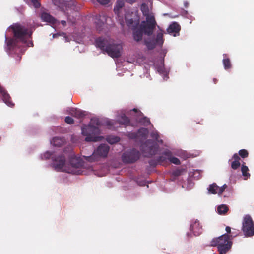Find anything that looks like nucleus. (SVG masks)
<instances>
[{
	"label": "nucleus",
	"instance_id": "1",
	"mask_svg": "<svg viewBox=\"0 0 254 254\" xmlns=\"http://www.w3.org/2000/svg\"><path fill=\"white\" fill-rule=\"evenodd\" d=\"M11 30L14 34L13 38L8 39L5 35V49L9 54L23 53L26 47H33V42L30 40L32 31L25 26L16 23L10 26L7 31Z\"/></svg>",
	"mask_w": 254,
	"mask_h": 254
},
{
	"label": "nucleus",
	"instance_id": "2",
	"mask_svg": "<svg viewBox=\"0 0 254 254\" xmlns=\"http://www.w3.org/2000/svg\"><path fill=\"white\" fill-rule=\"evenodd\" d=\"M41 157L42 159L51 158L53 167L57 171L77 175L79 173V158L75 156L74 154L71 155L69 164L66 163L64 156L61 155L56 157L49 151H46L41 155Z\"/></svg>",
	"mask_w": 254,
	"mask_h": 254
},
{
	"label": "nucleus",
	"instance_id": "3",
	"mask_svg": "<svg viewBox=\"0 0 254 254\" xmlns=\"http://www.w3.org/2000/svg\"><path fill=\"white\" fill-rule=\"evenodd\" d=\"M91 122L96 124L97 126L89 125L86 127H83L81 129L82 134L86 136L85 140L87 142H97L101 141L103 139V136H100L101 130L99 127V126H107L110 129L114 128V122L108 119H92Z\"/></svg>",
	"mask_w": 254,
	"mask_h": 254
},
{
	"label": "nucleus",
	"instance_id": "4",
	"mask_svg": "<svg viewBox=\"0 0 254 254\" xmlns=\"http://www.w3.org/2000/svg\"><path fill=\"white\" fill-rule=\"evenodd\" d=\"M95 45L113 58H119L121 56L122 45L115 43L110 38L99 37L95 40Z\"/></svg>",
	"mask_w": 254,
	"mask_h": 254
},
{
	"label": "nucleus",
	"instance_id": "5",
	"mask_svg": "<svg viewBox=\"0 0 254 254\" xmlns=\"http://www.w3.org/2000/svg\"><path fill=\"white\" fill-rule=\"evenodd\" d=\"M235 236H233V237ZM233 236L224 234L221 236L213 239L210 243V245L216 247L219 252V254H225L232 248L233 242L232 241Z\"/></svg>",
	"mask_w": 254,
	"mask_h": 254
},
{
	"label": "nucleus",
	"instance_id": "6",
	"mask_svg": "<svg viewBox=\"0 0 254 254\" xmlns=\"http://www.w3.org/2000/svg\"><path fill=\"white\" fill-rule=\"evenodd\" d=\"M53 4L57 8L64 12L67 19L72 23L75 22L74 16L77 12L75 11V6L72 1L70 0H52Z\"/></svg>",
	"mask_w": 254,
	"mask_h": 254
},
{
	"label": "nucleus",
	"instance_id": "7",
	"mask_svg": "<svg viewBox=\"0 0 254 254\" xmlns=\"http://www.w3.org/2000/svg\"><path fill=\"white\" fill-rule=\"evenodd\" d=\"M158 149L159 146L157 143L151 139H147L140 146L141 151L147 157H150L156 154Z\"/></svg>",
	"mask_w": 254,
	"mask_h": 254
},
{
	"label": "nucleus",
	"instance_id": "8",
	"mask_svg": "<svg viewBox=\"0 0 254 254\" xmlns=\"http://www.w3.org/2000/svg\"><path fill=\"white\" fill-rule=\"evenodd\" d=\"M242 230L246 237H250L254 235V223L249 215H246L244 217Z\"/></svg>",
	"mask_w": 254,
	"mask_h": 254
},
{
	"label": "nucleus",
	"instance_id": "9",
	"mask_svg": "<svg viewBox=\"0 0 254 254\" xmlns=\"http://www.w3.org/2000/svg\"><path fill=\"white\" fill-rule=\"evenodd\" d=\"M157 23L154 17L147 18L146 21H143L139 25L140 28L143 31L144 34L147 36H151L156 27Z\"/></svg>",
	"mask_w": 254,
	"mask_h": 254
},
{
	"label": "nucleus",
	"instance_id": "10",
	"mask_svg": "<svg viewBox=\"0 0 254 254\" xmlns=\"http://www.w3.org/2000/svg\"><path fill=\"white\" fill-rule=\"evenodd\" d=\"M140 153L135 149H132L124 152L122 156V161L126 163H132L139 159Z\"/></svg>",
	"mask_w": 254,
	"mask_h": 254
},
{
	"label": "nucleus",
	"instance_id": "11",
	"mask_svg": "<svg viewBox=\"0 0 254 254\" xmlns=\"http://www.w3.org/2000/svg\"><path fill=\"white\" fill-rule=\"evenodd\" d=\"M110 149L109 146L107 144H102L99 146L94 151L91 156V159L94 161L98 160L99 157H106L107 156Z\"/></svg>",
	"mask_w": 254,
	"mask_h": 254
},
{
	"label": "nucleus",
	"instance_id": "12",
	"mask_svg": "<svg viewBox=\"0 0 254 254\" xmlns=\"http://www.w3.org/2000/svg\"><path fill=\"white\" fill-rule=\"evenodd\" d=\"M125 20L127 25L131 30L137 28L139 25V18L135 14L131 12L126 13L125 15Z\"/></svg>",
	"mask_w": 254,
	"mask_h": 254
},
{
	"label": "nucleus",
	"instance_id": "13",
	"mask_svg": "<svg viewBox=\"0 0 254 254\" xmlns=\"http://www.w3.org/2000/svg\"><path fill=\"white\" fill-rule=\"evenodd\" d=\"M97 30L101 32L104 28L107 19L105 15H96L94 18Z\"/></svg>",
	"mask_w": 254,
	"mask_h": 254
},
{
	"label": "nucleus",
	"instance_id": "14",
	"mask_svg": "<svg viewBox=\"0 0 254 254\" xmlns=\"http://www.w3.org/2000/svg\"><path fill=\"white\" fill-rule=\"evenodd\" d=\"M190 230L195 236H199L202 233V227L197 220L192 221L190 225Z\"/></svg>",
	"mask_w": 254,
	"mask_h": 254
},
{
	"label": "nucleus",
	"instance_id": "15",
	"mask_svg": "<svg viewBox=\"0 0 254 254\" xmlns=\"http://www.w3.org/2000/svg\"><path fill=\"white\" fill-rule=\"evenodd\" d=\"M133 31V39L136 42H139L142 40L143 34L144 33L142 30L139 26L137 28L132 29Z\"/></svg>",
	"mask_w": 254,
	"mask_h": 254
},
{
	"label": "nucleus",
	"instance_id": "16",
	"mask_svg": "<svg viewBox=\"0 0 254 254\" xmlns=\"http://www.w3.org/2000/svg\"><path fill=\"white\" fill-rule=\"evenodd\" d=\"M41 18L43 21L48 22L52 25L56 24L57 22V20L54 17L47 12L42 13Z\"/></svg>",
	"mask_w": 254,
	"mask_h": 254
},
{
	"label": "nucleus",
	"instance_id": "17",
	"mask_svg": "<svg viewBox=\"0 0 254 254\" xmlns=\"http://www.w3.org/2000/svg\"><path fill=\"white\" fill-rule=\"evenodd\" d=\"M163 155L167 157L169 160L172 163L176 165H180L181 162L178 158L175 157H172V153L170 150H166L163 152Z\"/></svg>",
	"mask_w": 254,
	"mask_h": 254
},
{
	"label": "nucleus",
	"instance_id": "18",
	"mask_svg": "<svg viewBox=\"0 0 254 254\" xmlns=\"http://www.w3.org/2000/svg\"><path fill=\"white\" fill-rule=\"evenodd\" d=\"M140 9L143 15L146 17V19H147V18L154 17L153 14L150 11L149 7L146 4L142 3L141 5Z\"/></svg>",
	"mask_w": 254,
	"mask_h": 254
},
{
	"label": "nucleus",
	"instance_id": "19",
	"mask_svg": "<svg viewBox=\"0 0 254 254\" xmlns=\"http://www.w3.org/2000/svg\"><path fill=\"white\" fill-rule=\"evenodd\" d=\"M232 159H233L234 161H233L231 163V168L234 170L237 169L241 165L239 161L240 158L237 153H235L233 155Z\"/></svg>",
	"mask_w": 254,
	"mask_h": 254
},
{
	"label": "nucleus",
	"instance_id": "20",
	"mask_svg": "<svg viewBox=\"0 0 254 254\" xmlns=\"http://www.w3.org/2000/svg\"><path fill=\"white\" fill-rule=\"evenodd\" d=\"M64 142L65 139L64 138L55 137H54L52 140H51L50 143L53 146H61L64 143Z\"/></svg>",
	"mask_w": 254,
	"mask_h": 254
},
{
	"label": "nucleus",
	"instance_id": "21",
	"mask_svg": "<svg viewBox=\"0 0 254 254\" xmlns=\"http://www.w3.org/2000/svg\"><path fill=\"white\" fill-rule=\"evenodd\" d=\"M180 29V26L177 22H174L169 26L167 29V31L169 33H178Z\"/></svg>",
	"mask_w": 254,
	"mask_h": 254
},
{
	"label": "nucleus",
	"instance_id": "22",
	"mask_svg": "<svg viewBox=\"0 0 254 254\" xmlns=\"http://www.w3.org/2000/svg\"><path fill=\"white\" fill-rule=\"evenodd\" d=\"M117 122L119 124L127 126L130 124V119L125 114H123L117 120Z\"/></svg>",
	"mask_w": 254,
	"mask_h": 254
},
{
	"label": "nucleus",
	"instance_id": "23",
	"mask_svg": "<svg viewBox=\"0 0 254 254\" xmlns=\"http://www.w3.org/2000/svg\"><path fill=\"white\" fill-rule=\"evenodd\" d=\"M224 59L223 60V64L224 65V68L225 69H228L231 68V64L229 58H227V54H223Z\"/></svg>",
	"mask_w": 254,
	"mask_h": 254
},
{
	"label": "nucleus",
	"instance_id": "24",
	"mask_svg": "<svg viewBox=\"0 0 254 254\" xmlns=\"http://www.w3.org/2000/svg\"><path fill=\"white\" fill-rule=\"evenodd\" d=\"M144 44L146 46L147 48L149 50L153 49L157 44L155 41V40L151 39L149 40H145Z\"/></svg>",
	"mask_w": 254,
	"mask_h": 254
},
{
	"label": "nucleus",
	"instance_id": "25",
	"mask_svg": "<svg viewBox=\"0 0 254 254\" xmlns=\"http://www.w3.org/2000/svg\"><path fill=\"white\" fill-rule=\"evenodd\" d=\"M124 6V2L123 0H118L116 3V5L114 8V11L116 14L119 15L120 9Z\"/></svg>",
	"mask_w": 254,
	"mask_h": 254
},
{
	"label": "nucleus",
	"instance_id": "26",
	"mask_svg": "<svg viewBox=\"0 0 254 254\" xmlns=\"http://www.w3.org/2000/svg\"><path fill=\"white\" fill-rule=\"evenodd\" d=\"M138 136L146 138L148 134V130L145 128H141L137 131Z\"/></svg>",
	"mask_w": 254,
	"mask_h": 254
},
{
	"label": "nucleus",
	"instance_id": "27",
	"mask_svg": "<svg viewBox=\"0 0 254 254\" xmlns=\"http://www.w3.org/2000/svg\"><path fill=\"white\" fill-rule=\"evenodd\" d=\"M155 41L157 44L162 46L164 42L163 34L162 32L157 33Z\"/></svg>",
	"mask_w": 254,
	"mask_h": 254
},
{
	"label": "nucleus",
	"instance_id": "28",
	"mask_svg": "<svg viewBox=\"0 0 254 254\" xmlns=\"http://www.w3.org/2000/svg\"><path fill=\"white\" fill-rule=\"evenodd\" d=\"M218 189V186L215 183H213L209 185L208 190L209 193L215 194L217 193Z\"/></svg>",
	"mask_w": 254,
	"mask_h": 254
},
{
	"label": "nucleus",
	"instance_id": "29",
	"mask_svg": "<svg viewBox=\"0 0 254 254\" xmlns=\"http://www.w3.org/2000/svg\"><path fill=\"white\" fill-rule=\"evenodd\" d=\"M228 210V207L224 204L219 206L217 208V211L219 214H225Z\"/></svg>",
	"mask_w": 254,
	"mask_h": 254
},
{
	"label": "nucleus",
	"instance_id": "30",
	"mask_svg": "<svg viewBox=\"0 0 254 254\" xmlns=\"http://www.w3.org/2000/svg\"><path fill=\"white\" fill-rule=\"evenodd\" d=\"M107 141L111 144H113L120 141V138L117 136H109L107 138Z\"/></svg>",
	"mask_w": 254,
	"mask_h": 254
},
{
	"label": "nucleus",
	"instance_id": "31",
	"mask_svg": "<svg viewBox=\"0 0 254 254\" xmlns=\"http://www.w3.org/2000/svg\"><path fill=\"white\" fill-rule=\"evenodd\" d=\"M139 123L144 126H148L150 124V121L149 118L146 117H143L139 120Z\"/></svg>",
	"mask_w": 254,
	"mask_h": 254
},
{
	"label": "nucleus",
	"instance_id": "32",
	"mask_svg": "<svg viewBox=\"0 0 254 254\" xmlns=\"http://www.w3.org/2000/svg\"><path fill=\"white\" fill-rule=\"evenodd\" d=\"M248 170V167L247 166L245 165L244 164H242L241 167V171L243 176H244V177H246L247 178L249 177L250 176V174L247 172Z\"/></svg>",
	"mask_w": 254,
	"mask_h": 254
},
{
	"label": "nucleus",
	"instance_id": "33",
	"mask_svg": "<svg viewBox=\"0 0 254 254\" xmlns=\"http://www.w3.org/2000/svg\"><path fill=\"white\" fill-rule=\"evenodd\" d=\"M239 155L243 158H246L248 156L249 153L246 149H241L239 151Z\"/></svg>",
	"mask_w": 254,
	"mask_h": 254
},
{
	"label": "nucleus",
	"instance_id": "34",
	"mask_svg": "<svg viewBox=\"0 0 254 254\" xmlns=\"http://www.w3.org/2000/svg\"><path fill=\"white\" fill-rule=\"evenodd\" d=\"M167 159V157L165 155H163L162 156H159L157 159V162L159 164H162L164 162H165L166 161V160Z\"/></svg>",
	"mask_w": 254,
	"mask_h": 254
},
{
	"label": "nucleus",
	"instance_id": "35",
	"mask_svg": "<svg viewBox=\"0 0 254 254\" xmlns=\"http://www.w3.org/2000/svg\"><path fill=\"white\" fill-rule=\"evenodd\" d=\"M226 188V185H224L221 187H218V189L217 190V193L219 195H221L224 191L225 189Z\"/></svg>",
	"mask_w": 254,
	"mask_h": 254
},
{
	"label": "nucleus",
	"instance_id": "36",
	"mask_svg": "<svg viewBox=\"0 0 254 254\" xmlns=\"http://www.w3.org/2000/svg\"><path fill=\"white\" fill-rule=\"evenodd\" d=\"M151 137L154 139L156 141L158 140L159 138V135L157 132H152L150 135Z\"/></svg>",
	"mask_w": 254,
	"mask_h": 254
},
{
	"label": "nucleus",
	"instance_id": "37",
	"mask_svg": "<svg viewBox=\"0 0 254 254\" xmlns=\"http://www.w3.org/2000/svg\"><path fill=\"white\" fill-rule=\"evenodd\" d=\"M31 2L32 3L33 6L35 8H38L40 6V3L37 1V0H30Z\"/></svg>",
	"mask_w": 254,
	"mask_h": 254
},
{
	"label": "nucleus",
	"instance_id": "38",
	"mask_svg": "<svg viewBox=\"0 0 254 254\" xmlns=\"http://www.w3.org/2000/svg\"><path fill=\"white\" fill-rule=\"evenodd\" d=\"M65 122L67 124H71L73 123V119L71 117L67 116L65 118Z\"/></svg>",
	"mask_w": 254,
	"mask_h": 254
},
{
	"label": "nucleus",
	"instance_id": "39",
	"mask_svg": "<svg viewBox=\"0 0 254 254\" xmlns=\"http://www.w3.org/2000/svg\"><path fill=\"white\" fill-rule=\"evenodd\" d=\"M98 2L102 5H106L110 2V0H96Z\"/></svg>",
	"mask_w": 254,
	"mask_h": 254
},
{
	"label": "nucleus",
	"instance_id": "40",
	"mask_svg": "<svg viewBox=\"0 0 254 254\" xmlns=\"http://www.w3.org/2000/svg\"><path fill=\"white\" fill-rule=\"evenodd\" d=\"M182 172V170H180V169H177V170H175V171L173 172V175H174L175 176H180V175H181Z\"/></svg>",
	"mask_w": 254,
	"mask_h": 254
},
{
	"label": "nucleus",
	"instance_id": "41",
	"mask_svg": "<svg viewBox=\"0 0 254 254\" xmlns=\"http://www.w3.org/2000/svg\"><path fill=\"white\" fill-rule=\"evenodd\" d=\"M149 163L151 166H156L157 164H159L157 162V159L156 160L153 159L150 160Z\"/></svg>",
	"mask_w": 254,
	"mask_h": 254
},
{
	"label": "nucleus",
	"instance_id": "42",
	"mask_svg": "<svg viewBox=\"0 0 254 254\" xmlns=\"http://www.w3.org/2000/svg\"><path fill=\"white\" fill-rule=\"evenodd\" d=\"M130 137H131V138H134V139H136L137 137H138L137 132H136V133H131L130 134Z\"/></svg>",
	"mask_w": 254,
	"mask_h": 254
},
{
	"label": "nucleus",
	"instance_id": "43",
	"mask_svg": "<svg viewBox=\"0 0 254 254\" xmlns=\"http://www.w3.org/2000/svg\"><path fill=\"white\" fill-rule=\"evenodd\" d=\"M225 230L227 232V233H226L227 234L229 235L231 232V228L229 226H226V228H225Z\"/></svg>",
	"mask_w": 254,
	"mask_h": 254
},
{
	"label": "nucleus",
	"instance_id": "44",
	"mask_svg": "<svg viewBox=\"0 0 254 254\" xmlns=\"http://www.w3.org/2000/svg\"><path fill=\"white\" fill-rule=\"evenodd\" d=\"M125 0L127 2L131 3V4L134 3L136 1V0Z\"/></svg>",
	"mask_w": 254,
	"mask_h": 254
},
{
	"label": "nucleus",
	"instance_id": "45",
	"mask_svg": "<svg viewBox=\"0 0 254 254\" xmlns=\"http://www.w3.org/2000/svg\"><path fill=\"white\" fill-rule=\"evenodd\" d=\"M80 118H81L82 116H84V115H85L84 111H81V110H80Z\"/></svg>",
	"mask_w": 254,
	"mask_h": 254
},
{
	"label": "nucleus",
	"instance_id": "46",
	"mask_svg": "<svg viewBox=\"0 0 254 254\" xmlns=\"http://www.w3.org/2000/svg\"><path fill=\"white\" fill-rule=\"evenodd\" d=\"M61 23L64 26L66 25V21L65 20H62Z\"/></svg>",
	"mask_w": 254,
	"mask_h": 254
},
{
	"label": "nucleus",
	"instance_id": "47",
	"mask_svg": "<svg viewBox=\"0 0 254 254\" xmlns=\"http://www.w3.org/2000/svg\"><path fill=\"white\" fill-rule=\"evenodd\" d=\"M184 6L186 8L188 7V6H189V3L187 2H184Z\"/></svg>",
	"mask_w": 254,
	"mask_h": 254
},
{
	"label": "nucleus",
	"instance_id": "48",
	"mask_svg": "<svg viewBox=\"0 0 254 254\" xmlns=\"http://www.w3.org/2000/svg\"><path fill=\"white\" fill-rule=\"evenodd\" d=\"M132 111L135 113H137L138 112V110L136 108H134Z\"/></svg>",
	"mask_w": 254,
	"mask_h": 254
},
{
	"label": "nucleus",
	"instance_id": "49",
	"mask_svg": "<svg viewBox=\"0 0 254 254\" xmlns=\"http://www.w3.org/2000/svg\"><path fill=\"white\" fill-rule=\"evenodd\" d=\"M156 141H157V142H159L160 143H163V140H161V139L159 140V139H158V140H156Z\"/></svg>",
	"mask_w": 254,
	"mask_h": 254
},
{
	"label": "nucleus",
	"instance_id": "50",
	"mask_svg": "<svg viewBox=\"0 0 254 254\" xmlns=\"http://www.w3.org/2000/svg\"><path fill=\"white\" fill-rule=\"evenodd\" d=\"M75 116H76L77 118H79V113H75Z\"/></svg>",
	"mask_w": 254,
	"mask_h": 254
},
{
	"label": "nucleus",
	"instance_id": "51",
	"mask_svg": "<svg viewBox=\"0 0 254 254\" xmlns=\"http://www.w3.org/2000/svg\"><path fill=\"white\" fill-rule=\"evenodd\" d=\"M120 24H121L122 25H124V22H123V19H122V20L120 21Z\"/></svg>",
	"mask_w": 254,
	"mask_h": 254
},
{
	"label": "nucleus",
	"instance_id": "52",
	"mask_svg": "<svg viewBox=\"0 0 254 254\" xmlns=\"http://www.w3.org/2000/svg\"><path fill=\"white\" fill-rule=\"evenodd\" d=\"M57 35L56 34H54L53 35V38H56L57 37Z\"/></svg>",
	"mask_w": 254,
	"mask_h": 254
},
{
	"label": "nucleus",
	"instance_id": "53",
	"mask_svg": "<svg viewBox=\"0 0 254 254\" xmlns=\"http://www.w3.org/2000/svg\"><path fill=\"white\" fill-rule=\"evenodd\" d=\"M17 57L19 58V60H20V58H21V57H20L19 56V55H18V56H17Z\"/></svg>",
	"mask_w": 254,
	"mask_h": 254
},
{
	"label": "nucleus",
	"instance_id": "54",
	"mask_svg": "<svg viewBox=\"0 0 254 254\" xmlns=\"http://www.w3.org/2000/svg\"><path fill=\"white\" fill-rule=\"evenodd\" d=\"M216 79H214V82L216 83Z\"/></svg>",
	"mask_w": 254,
	"mask_h": 254
},
{
	"label": "nucleus",
	"instance_id": "55",
	"mask_svg": "<svg viewBox=\"0 0 254 254\" xmlns=\"http://www.w3.org/2000/svg\"><path fill=\"white\" fill-rule=\"evenodd\" d=\"M65 41H67V38L65 37Z\"/></svg>",
	"mask_w": 254,
	"mask_h": 254
}]
</instances>
